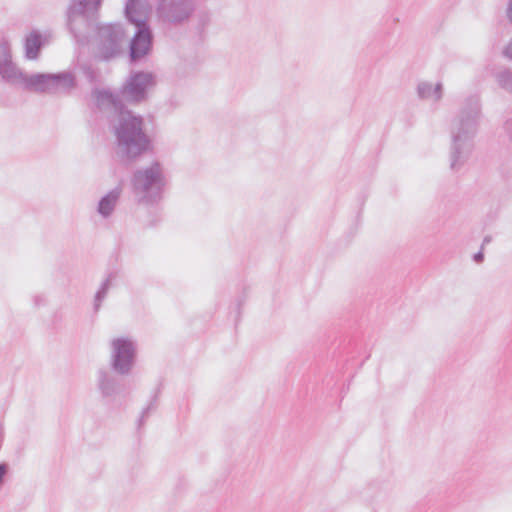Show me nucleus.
Masks as SVG:
<instances>
[{
    "label": "nucleus",
    "mask_w": 512,
    "mask_h": 512,
    "mask_svg": "<svg viewBox=\"0 0 512 512\" xmlns=\"http://www.w3.org/2000/svg\"><path fill=\"white\" fill-rule=\"evenodd\" d=\"M98 109L109 117L116 138V154L122 160L134 161L150 148L151 139L145 130L144 119L125 109L117 95L109 89L93 92Z\"/></svg>",
    "instance_id": "f257e3e1"
},
{
    "label": "nucleus",
    "mask_w": 512,
    "mask_h": 512,
    "mask_svg": "<svg viewBox=\"0 0 512 512\" xmlns=\"http://www.w3.org/2000/svg\"><path fill=\"white\" fill-rule=\"evenodd\" d=\"M96 386L103 398L113 399L120 392L118 379L109 371L100 369L97 372Z\"/></svg>",
    "instance_id": "f8f14e48"
},
{
    "label": "nucleus",
    "mask_w": 512,
    "mask_h": 512,
    "mask_svg": "<svg viewBox=\"0 0 512 512\" xmlns=\"http://www.w3.org/2000/svg\"><path fill=\"white\" fill-rule=\"evenodd\" d=\"M417 94L421 99L438 102L443 96V85L441 82L436 85L428 81L420 82L417 86Z\"/></svg>",
    "instance_id": "dca6fc26"
},
{
    "label": "nucleus",
    "mask_w": 512,
    "mask_h": 512,
    "mask_svg": "<svg viewBox=\"0 0 512 512\" xmlns=\"http://www.w3.org/2000/svg\"><path fill=\"white\" fill-rule=\"evenodd\" d=\"M112 275H109L107 279L103 282L101 288L97 291L95 295L94 308L98 310L101 302L105 299L110 287H111Z\"/></svg>",
    "instance_id": "a211bd4d"
},
{
    "label": "nucleus",
    "mask_w": 512,
    "mask_h": 512,
    "mask_svg": "<svg viewBox=\"0 0 512 512\" xmlns=\"http://www.w3.org/2000/svg\"><path fill=\"white\" fill-rule=\"evenodd\" d=\"M136 347L129 338H115L111 342V366L120 375H127L134 366Z\"/></svg>",
    "instance_id": "6e6552de"
},
{
    "label": "nucleus",
    "mask_w": 512,
    "mask_h": 512,
    "mask_svg": "<svg viewBox=\"0 0 512 512\" xmlns=\"http://www.w3.org/2000/svg\"><path fill=\"white\" fill-rule=\"evenodd\" d=\"M48 34H27L24 39L25 57L29 60L38 59L41 49L49 44Z\"/></svg>",
    "instance_id": "ddd939ff"
},
{
    "label": "nucleus",
    "mask_w": 512,
    "mask_h": 512,
    "mask_svg": "<svg viewBox=\"0 0 512 512\" xmlns=\"http://www.w3.org/2000/svg\"><path fill=\"white\" fill-rule=\"evenodd\" d=\"M75 85V77L70 72L58 74H27L23 89L35 93H54L60 89H70Z\"/></svg>",
    "instance_id": "39448f33"
},
{
    "label": "nucleus",
    "mask_w": 512,
    "mask_h": 512,
    "mask_svg": "<svg viewBox=\"0 0 512 512\" xmlns=\"http://www.w3.org/2000/svg\"><path fill=\"white\" fill-rule=\"evenodd\" d=\"M122 189L121 187H116L109 191L105 196H103L98 203L97 212L103 217L108 218L112 215L119 198L121 196Z\"/></svg>",
    "instance_id": "2eb2a0df"
},
{
    "label": "nucleus",
    "mask_w": 512,
    "mask_h": 512,
    "mask_svg": "<svg viewBox=\"0 0 512 512\" xmlns=\"http://www.w3.org/2000/svg\"><path fill=\"white\" fill-rule=\"evenodd\" d=\"M506 16L510 23H512V0L508 1L507 9H506Z\"/></svg>",
    "instance_id": "412c9836"
},
{
    "label": "nucleus",
    "mask_w": 512,
    "mask_h": 512,
    "mask_svg": "<svg viewBox=\"0 0 512 512\" xmlns=\"http://www.w3.org/2000/svg\"><path fill=\"white\" fill-rule=\"evenodd\" d=\"M155 76L150 72H135L130 75L122 90L119 93L112 92L117 95L124 105V101L128 103H139L147 97V92L155 86Z\"/></svg>",
    "instance_id": "423d86ee"
},
{
    "label": "nucleus",
    "mask_w": 512,
    "mask_h": 512,
    "mask_svg": "<svg viewBox=\"0 0 512 512\" xmlns=\"http://www.w3.org/2000/svg\"><path fill=\"white\" fill-rule=\"evenodd\" d=\"M103 0H70L66 9V25L70 32H117L119 24L99 26Z\"/></svg>",
    "instance_id": "7ed1b4c3"
},
{
    "label": "nucleus",
    "mask_w": 512,
    "mask_h": 512,
    "mask_svg": "<svg viewBox=\"0 0 512 512\" xmlns=\"http://www.w3.org/2000/svg\"><path fill=\"white\" fill-rule=\"evenodd\" d=\"M497 84L506 92L512 94V69L504 68L495 75Z\"/></svg>",
    "instance_id": "f3484780"
},
{
    "label": "nucleus",
    "mask_w": 512,
    "mask_h": 512,
    "mask_svg": "<svg viewBox=\"0 0 512 512\" xmlns=\"http://www.w3.org/2000/svg\"><path fill=\"white\" fill-rule=\"evenodd\" d=\"M492 241V237L487 235L484 237L481 248L483 249L485 245Z\"/></svg>",
    "instance_id": "b1692460"
},
{
    "label": "nucleus",
    "mask_w": 512,
    "mask_h": 512,
    "mask_svg": "<svg viewBox=\"0 0 512 512\" xmlns=\"http://www.w3.org/2000/svg\"><path fill=\"white\" fill-rule=\"evenodd\" d=\"M27 73H25L14 61L0 66V78L3 82L23 87Z\"/></svg>",
    "instance_id": "4468645a"
},
{
    "label": "nucleus",
    "mask_w": 512,
    "mask_h": 512,
    "mask_svg": "<svg viewBox=\"0 0 512 512\" xmlns=\"http://www.w3.org/2000/svg\"><path fill=\"white\" fill-rule=\"evenodd\" d=\"M503 55L512 61V39L503 49Z\"/></svg>",
    "instance_id": "aec40b11"
},
{
    "label": "nucleus",
    "mask_w": 512,
    "mask_h": 512,
    "mask_svg": "<svg viewBox=\"0 0 512 512\" xmlns=\"http://www.w3.org/2000/svg\"><path fill=\"white\" fill-rule=\"evenodd\" d=\"M152 8L147 0H126L124 14L126 19L133 24L136 32H152L156 28L153 25Z\"/></svg>",
    "instance_id": "1a4fd4ad"
},
{
    "label": "nucleus",
    "mask_w": 512,
    "mask_h": 512,
    "mask_svg": "<svg viewBox=\"0 0 512 512\" xmlns=\"http://www.w3.org/2000/svg\"><path fill=\"white\" fill-rule=\"evenodd\" d=\"M133 190L141 202H154L164 186L162 167L158 162L137 170L132 179Z\"/></svg>",
    "instance_id": "20e7f679"
},
{
    "label": "nucleus",
    "mask_w": 512,
    "mask_h": 512,
    "mask_svg": "<svg viewBox=\"0 0 512 512\" xmlns=\"http://www.w3.org/2000/svg\"><path fill=\"white\" fill-rule=\"evenodd\" d=\"M481 102L476 95L467 97L450 124L449 163L459 171L470 159L481 120Z\"/></svg>",
    "instance_id": "f03ea898"
},
{
    "label": "nucleus",
    "mask_w": 512,
    "mask_h": 512,
    "mask_svg": "<svg viewBox=\"0 0 512 512\" xmlns=\"http://www.w3.org/2000/svg\"><path fill=\"white\" fill-rule=\"evenodd\" d=\"M153 34H134L127 42L129 56L132 62H136L148 55L152 48Z\"/></svg>",
    "instance_id": "9b49d317"
},
{
    "label": "nucleus",
    "mask_w": 512,
    "mask_h": 512,
    "mask_svg": "<svg viewBox=\"0 0 512 512\" xmlns=\"http://www.w3.org/2000/svg\"><path fill=\"white\" fill-rule=\"evenodd\" d=\"M12 51L10 44L6 40L0 41V66L12 62Z\"/></svg>",
    "instance_id": "6ab92c4d"
},
{
    "label": "nucleus",
    "mask_w": 512,
    "mask_h": 512,
    "mask_svg": "<svg viewBox=\"0 0 512 512\" xmlns=\"http://www.w3.org/2000/svg\"><path fill=\"white\" fill-rule=\"evenodd\" d=\"M506 132L509 136V139L512 141V118L506 123Z\"/></svg>",
    "instance_id": "4be33fe9"
},
{
    "label": "nucleus",
    "mask_w": 512,
    "mask_h": 512,
    "mask_svg": "<svg viewBox=\"0 0 512 512\" xmlns=\"http://www.w3.org/2000/svg\"><path fill=\"white\" fill-rule=\"evenodd\" d=\"M98 54L102 59L109 60L125 51L128 40L125 34H99Z\"/></svg>",
    "instance_id": "9d476101"
},
{
    "label": "nucleus",
    "mask_w": 512,
    "mask_h": 512,
    "mask_svg": "<svg viewBox=\"0 0 512 512\" xmlns=\"http://www.w3.org/2000/svg\"><path fill=\"white\" fill-rule=\"evenodd\" d=\"M484 260V254L482 251L476 253L474 255V261L477 262V263H481L482 261Z\"/></svg>",
    "instance_id": "5701e85b"
},
{
    "label": "nucleus",
    "mask_w": 512,
    "mask_h": 512,
    "mask_svg": "<svg viewBox=\"0 0 512 512\" xmlns=\"http://www.w3.org/2000/svg\"><path fill=\"white\" fill-rule=\"evenodd\" d=\"M193 10L191 0H159L156 21L163 25H177L186 21Z\"/></svg>",
    "instance_id": "0eeeda50"
}]
</instances>
